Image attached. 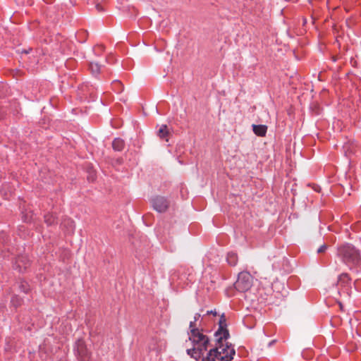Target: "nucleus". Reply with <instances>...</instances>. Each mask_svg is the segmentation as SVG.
Returning a JSON list of instances; mask_svg holds the SVG:
<instances>
[{
    "label": "nucleus",
    "instance_id": "nucleus-20",
    "mask_svg": "<svg viewBox=\"0 0 361 361\" xmlns=\"http://www.w3.org/2000/svg\"><path fill=\"white\" fill-rule=\"evenodd\" d=\"M195 321H191L190 322V333H191L192 330H199L198 329L195 328Z\"/></svg>",
    "mask_w": 361,
    "mask_h": 361
},
{
    "label": "nucleus",
    "instance_id": "nucleus-14",
    "mask_svg": "<svg viewBox=\"0 0 361 361\" xmlns=\"http://www.w3.org/2000/svg\"><path fill=\"white\" fill-rule=\"evenodd\" d=\"M169 132L168 130V128L166 125H161L160 128L158 130V136L160 138H165L168 135Z\"/></svg>",
    "mask_w": 361,
    "mask_h": 361
},
{
    "label": "nucleus",
    "instance_id": "nucleus-9",
    "mask_svg": "<svg viewBox=\"0 0 361 361\" xmlns=\"http://www.w3.org/2000/svg\"><path fill=\"white\" fill-rule=\"evenodd\" d=\"M16 269H18L19 271H22L25 269L29 265V261L25 256H19L15 262Z\"/></svg>",
    "mask_w": 361,
    "mask_h": 361
},
{
    "label": "nucleus",
    "instance_id": "nucleus-2",
    "mask_svg": "<svg viewBox=\"0 0 361 361\" xmlns=\"http://www.w3.org/2000/svg\"><path fill=\"white\" fill-rule=\"evenodd\" d=\"M337 255L350 269L357 267L361 264L359 251L350 244H345L339 247Z\"/></svg>",
    "mask_w": 361,
    "mask_h": 361
},
{
    "label": "nucleus",
    "instance_id": "nucleus-23",
    "mask_svg": "<svg viewBox=\"0 0 361 361\" xmlns=\"http://www.w3.org/2000/svg\"><path fill=\"white\" fill-rule=\"evenodd\" d=\"M207 314H213V315H214V316H215V315H216V310L207 311Z\"/></svg>",
    "mask_w": 361,
    "mask_h": 361
},
{
    "label": "nucleus",
    "instance_id": "nucleus-5",
    "mask_svg": "<svg viewBox=\"0 0 361 361\" xmlns=\"http://www.w3.org/2000/svg\"><path fill=\"white\" fill-rule=\"evenodd\" d=\"M219 329L215 333L216 340L219 342L222 340H226L229 336L228 331L227 329L226 319L225 315L223 314L219 322Z\"/></svg>",
    "mask_w": 361,
    "mask_h": 361
},
{
    "label": "nucleus",
    "instance_id": "nucleus-12",
    "mask_svg": "<svg viewBox=\"0 0 361 361\" xmlns=\"http://www.w3.org/2000/svg\"><path fill=\"white\" fill-rule=\"evenodd\" d=\"M63 226L66 228V231L68 233H72L75 229V224L73 221L70 219H65L63 222Z\"/></svg>",
    "mask_w": 361,
    "mask_h": 361
},
{
    "label": "nucleus",
    "instance_id": "nucleus-25",
    "mask_svg": "<svg viewBox=\"0 0 361 361\" xmlns=\"http://www.w3.org/2000/svg\"><path fill=\"white\" fill-rule=\"evenodd\" d=\"M339 305H340V307L342 309L343 308V305L341 303H339Z\"/></svg>",
    "mask_w": 361,
    "mask_h": 361
},
{
    "label": "nucleus",
    "instance_id": "nucleus-1",
    "mask_svg": "<svg viewBox=\"0 0 361 361\" xmlns=\"http://www.w3.org/2000/svg\"><path fill=\"white\" fill-rule=\"evenodd\" d=\"M189 339L193 344V348L187 350L188 355L198 360L207 350L209 344L208 337L200 330H192L189 334Z\"/></svg>",
    "mask_w": 361,
    "mask_h": 361
},
{
    "label": "nucleus",
    "instance_id": "nucleus-26",
    "mask_svg": "<svg viewBox=\"0 0 361 361\" xmlns=\"http://www.w3.org/2000/svg\"><path fill=\"white\" fill-rule=\"evenodd\" d=\"M97 8L98 10L100 9V6L99 5L97 6Z\"/></svg>",
    "mask_w": 361,
    "mask_h": 361
},
{
    "label": "nucleus",
    "instance_id": "nucleus-18",
    "mask_svg": "<svg viewBox=\"0 0 361 361\" xmlns=\"http://www.w3.org/2000/svg\"><path fill=\"white\" fill-rule=\"evenodd\" d=\"M44 219L48 225H51L55 223V218L51 214L46 215Z\"/></svg>",
    "mask_w": 361,
    "mask_h": 361
},
{
    "label": "nucleus",
    "instance_id": "nucleus-7",
    "mask_svg": "<svg viewBox=\"0 0 361 361\" xmlns=\"http://www.w3.org/2000/svg\"><path fill=\"white\" fill-rule=\"evenodd\" d=\"M153 208L158 212H165L169 206V201L164 197H156L152 200Z\"/></svg>",
    "mask_w": 361,
    "mask_h": 361
},
{
    "label": "nucleus",
    "instance_id": "nucleus-17",
    "mask_svg": "<svg viewBox=\"0 0 361 361\" xmlns=\"http://www.w3.org/2000/svg\"><path fill=\"white\" fill-rule=\"evenodd\" d=\"M350 280L349 276L347 274H342L340 276H339V279H338V282L340 283H347Z\"/></svg>",
    "mask_w": 361,
    "mask_h": 361
},
{
    "label": "nucleus",
    "instance_id": "nucleus-19",
    "mask_svg": "<svg viewBox=\"0 0 361 361\" xmlns=\"http://www.w3.org/2000/svg\"><path fill=\"white\" fill-rule=\"evenodd\" d=\"M11 302L14 306H18L20 305V301L18 298V297H13L11 300Z\"/></svg>",
    "mask_w": 361,
    "mask_h": 361
},
{
    "label": "nucleus",
    "instance_id": "nucleus-15",
    "mask_svg": "<svg viewBox=\"0 0 361 361\" xmlns=\"http://www.w3.org/2000/svg\"><path fill=\"white\" fill-rule=\"evenodd\" d=\"M90 69L92 74L97 75L100 71V66L97 63L91 62L90 64Z\"/></svg>",
    "mask_w": 361,
    "mask_h": 361
},
{
    "label": "nucleus",
    "instance_id": "nucleus-10",
    "mask_svg": "<svg viewBox=\"0 0 361 361\" xmlns=\"http://www.w3.org/2000/svg\"><path fill=\"white\" fill-rule=\"evenodd\" d=\"M253 132L257 136H265L267 130V126L265 125H252Z\"/></svg>",
    "mask_w": 361,
    "mask_h": 361
},
{
    "label": "nucleus",
    "instance_id": "nucleus-8",
    "mask_svg": "<svg viewBox=\"0 0 361 361\" xmlns=\"http://www.w3.org/2000/svg\"><path fill=\"white\" fill-rule=\"evenodd\" d=\"M149 348L152 350H154L156 352H161L162 350L165 349L166 342H165V341H164L161 338H154L152 340Z\"/></svg>",
    "mask_w": 361,
    "mask_h": 361
},
{
    "label": "nucleus",
    "instance_id": "nucleus-22",
    "mask_svg": "<svg viewBox=\"0 0 361 361\" xmlns=\"http://www.w3.org/2000/svg\"><path fill=\"white\" fill-rule=\"evenodd\" d=\"M20 288L22 289V290L24 292V293H26L27 291V284L25 283V284H21L20 286Z\"/></svg>",
    "mask_w": 361,
    "mask_h": 361
},
{
    "label": "nucleus",
    "instance_id": "nucleus-21",
    "mask_svg": "<svg viewBox=\"0 0 361 361\" xmlns=\"http://www.w3.org/2000/svg\"><path fill=\"white\" fill-rule=\"evenodd\" d=\"M326 249H327V245L324 244L317 250V252L318 253L324 252H325V250Z\"/></svg>",
    "mask_w": 361,
    "mask_h": 361
},
{
    "label": "nucleus",
    "instance_id": "nucleus-13",
    "mask_svg": "<svg viewBox=\"0 0 361 361\" xmlns=\"http://www.w3.org/2000/svg\"><path fill=\"white\" fill-rule=\"evenodd\" d=\"M227 262L231 266H235L238 262L237 254L233 252H230L227 255Z\"/></svg>",
    "mask_w": 361,
    "mask_h": 361
},
{
    "label": "nucleus",
    "instance_id": "nucleus-4",
    "mask_svg": "<svg viewBox=\"0 0 361 361\" xmlns=\"http://www.w3.org/2000/svg\"><path fill=\"white\" fill-rule=\"evenodd\" d=\"M252 286V277L247 271L240 272L234 283L235 288L240 292H246Z\"/></svg>",
    "mask_w": 361,
    "mask_h": 361
},
{
    "label": "nucleus",
    "instance_id": "nucleus-3",
    "mask_svg": "<svg viewBox=\"0 0 361 361\" xmlns=\"http://www.w3.org/2000/svg\"><path fill=\"white\" fill-rule=\"evenodd\" d=\"M219 345L214 348L211 349L207 357H203L202 361H215V359H218L221 361H231L235 355V350L233 348L226 345V346L223 344V340L221 341H217Z\"/></svg>",
    "mask_w": 361,
    "mask_h": 361
},
{
    "label": "nucleus",
    "instance_id": "nucleus-16",
    "mask_svg": "<svg viewBox=\"0 0 361 361\" xmlns=\"http://www.w3.org/2000/svg\"><path fill=\"white\" fill-rule=\"evenodd\" d=\"M114 89L117 92H121L123 91V85L118 80H116L113 82Z\"/></svg>",
    "mask_w": 361,
    "mask_h": 361
},
{
    "label": "nucleus",
    "instance_id": "nucleus-6",
    "mask_svg": "<svg viewBox=\"0 0 361 361\" xmlns=\"http://www.w3.org/2000/svg\"><path fill=\"white\" fill-rule=\"evenodd\" d=\"M75 350L80 361H89L90 353L82 340H78L76 342Z\"/></svg>",
    "mask_w": 361,
    "mask_h": 361
},
{
    "label": "nucleus",
    "instance_id": "nucleus-11",
    "mask_svg": "<svg viewBox=\"0 0 361 361\" xmlns=\"http://www.w3.org/2000/svg\"><path fill=\"white\" fill-rule=\"evenodd\" d=\"M124 141L121 138H115L112 142V147L115 151L120 152L123 149Z\"/></svg>",
    "mask_w": 361,
    "mask_h": 361
},
{
    "label": "nucleus",
    "instance_id": "nucleus-24",
    "mask_svg": "<svg viewBox=\"0 0 361 361\" xmlns=\"http://www.w3.org/2000/svg\"><path fill=\"white\" fill-rule=\"evenodd\" d=\"M200 317V314H196L195 316L194 317V321L195 322H197V320Z\"/></svg>",
    "mask_w": 361,
    "mask_h": 361
}]
</instances>
